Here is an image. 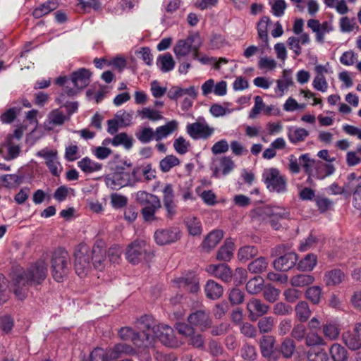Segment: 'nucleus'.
Here are the masks:
<instances>
[{
    "label": "nucleus",
    "instance_id": "44",
    "mask_svg": "<svg viewBox=\"0 0 361 361\" xmlns=\"http://www.w3.org/2000/svg\"><path fill=\"white\" fill-rule=\"evenodd\" d=\"M264 286V281L261 276H255L246 284L247 291L252 295L260 293Z\"/></svg>",
    "mask_w": 361,
    "mask_h": 361
},
{
    "label": "nucleus",
    "instance_id": "43",
    "mask_svg": "<svg viewBox=\"0 0 361 361\" xmlns=\"http://www.w3.org/2000/svg\"><path fill=\"white\" fill-rule=\"evenodd\" d=\"M56 8V3L54 1L49 0L35 8L32 12V15L35 18H39L55 10Z\"/></svg>",
    "mask_w": 361,
    "mask_h": 361
},
{
    "label": "nucleus",
    "instance_id": "46",
    "mask_svg": "<svg viewBox=\"0 0 361 361\" xmlns=\"http://www.w3.org/2000/svg\"><path fill=\"white\" fill-rule=\"evenodd\" d=\"M330 354L334 361H346L348 359L347 350L338 343H334L331 345Z\"/></svg>",
    "mask_w": 361,
    "mask_h": 361
},
{
    "label": "nucleus",
    "instance_id": "60",
    "mask_svg": "<svg viewBox=\"0 0 361 361\" xmlns=\"http://www.w3.org/2000/svg\"><path fill=\"white\" fill-rule=\"evenodd\" d=\"M21 110L20 107H12L7 109L0 116V121L2 123L8 124L12 123L16 118L17 114Z\"/></svg>",
    "mask_w": 361,
    "mask_h": 361
},
{
    "label": "nucleus",
    "instance_id": "22",
    "mask_svg": "<svg viewBox=\"0 0 361 361\" xmlns=\"http://www.w3.org/2000/svg\"><path fill=\"white\" fill-rule=\"evenodd\" d=\"M297 261V255L294 252H288L276 259L274 267L278 271H287L296 264Z\"/></svg>",
    "mask_w": 361,
    "mask_h": 361
},
{
    "label": "nucleus",
    "instance_id": "55",
    "mask_svg": "<svg viewBox=\"0 0 361 361\" xmlns=\"http://www.w3.org/2000/svg\"><path fill=\"white\" fill-rule=\"evenodd\" d=\"M305 344L308 347L318 348V346L325 345L326 342L317 333L310 332L305 337Z\"/></svg>",
    "mask_w": 361,
    "mask_h": 361
},
{
    "label": "nucleus",
    "instance_id": "62",
    "mask_svg": "<svg viewBox=\"0 0 361 361\" xmlns=\"http://www.w3.org/2000/svg\"><path fill=\"white\" fill-rule=\"evenodd\" d=\"M307 334L306 326L300 322L294 325L290 335L297 341H301L305 338Z\"/></svg>",
    "mask_w": 361,
    "mask_h": 361
},
{
    "label": "nucleus",
    "instance_id": "49",
    "mask_svg": "<svg viewBox=\"0 0 361 361\" xmlns=\"http://www.w3.org/2000/svg\"><path fill=\"white\" fill-rule=\"evenodd\" d=\"M339 28L342 32H350L355 30H358L359 27L355 18H350L348 16H343L339 20Z\"/></svg>",
    "mask_w": 361,
    "mask_h": 361
},
{
    "label": "nucleus",
    "instance_id": "59",
    "mask_svg": "<svg viewBox=\"0 0 361 361\" xmlns=\"http://www.w3.org/2000/svg\"><path fill=\"white\" fill-rule=\"evenodd\" d=\"M80 157L77 145L70 143L66 146L64 158L68 161H74Z\"/></svg>",
    "mask_w": 361,
    "mask_h": 361
},
{
    "label": "nucleus",
    "instance_id": "47",
    "mask_svg": "<svg viewBox=\"0 0 361 361\" xmlns=\"http://www.w3.org/2000/svg\"><path fill=\"white\" fill-rule=\"evenodd\" d=\"M258 253V249L253 245L242 247L238 252V257L241 262H247L255 257Z\"/></svg>",
    "mask_w": 361,
    "mask_h": 361
},
{
    "label": "nucleus",
    "instance_id": "40",
    "mask_svg": "<svg viewBox=\"0 0 361 361\" xmlns=\"http://www.w3.org/2000/svg\"><path fill=\"white\" fill-rule=\"evenodd\" d=\"M295 317L301 322H306L311 316L312 312L305 301H300L295 307Z\"/></svg>",
    "mask_w": 361,
    "mask_h": 361
},
{
    "label": "nucleus",
    "instance_id": "38",
    "mask_svg": "<svg viewBox=\"0 0 361 361\" xmlns=\"http://www.w3.org/2000/svg\"><path fill=\"white\" fill-rule=\"evenodd\" d=\"M234 243L231 239H226L224 244L219 248L216 259L220 261H229L233 257Z\"/></svg>",
    "mask_w": 361,
    "mask_h": 361
},
{
    "label": "nucleus",
    "instance_id": "23",
    "mask_svg": "<svg viewBox=\"0 0 361 361\" xmlns=\"http://www.w3.org/2000/svg\"><path fill=\"white\" fill-rule=\"evenodd\" d=\"M91 73L86 68H80L72 73L71 80L75 87L82 89L87 87L90 81Z\"/></svg>",
    "mask_w": 361,
    "mask_h": 361
},
{
    "label": "nucleus",
    "instance_id": "52",
    "mask_svg": "<svg viewBox=\"0 0 361 361\" xmlns=\"http://www.w3.org/2000/svg\"><path fill=\"white\" fill-rule=\"evenodd\" d=\"M268 266V262L264 257H260L250 262L248 270L253 274H260L264 271Z\"/></svg>",
    "mask_w": 361,
    "mask_h": 361
},
{
    "label": "nucleus",
    "instance_id": "27",
    "mask_svg": "<svg viewBox=\"0 0 361 361\" xmlns=\"http://www.w3.org/2000/svg\"><path fill=\"white\" fill-rule=\"evenodd\" d=\"M309 135L310 132L303 128L289 127L288 128L287 137L289 142L293 145H298L304 142Z\"/></svg>",
    "mask_w": 361,
    "mask_h": 361
},
{
    "label": "nucleus",
    "instance_id": "58",
    "mask_svg": "<svg viewBox=\"0 0 361 361\" xmlns=\"http://www.w3.org/2000/svg\"><path fill=\"white\" fill-rule=\"evenodd\" d=\"M322 290L318 286L309 287L305 291L306 298L313 304H319L321 300Z\"/></svg>",
    "mask_w": 361,
    "mask_h": 361
},
{
    "label": "nucleus",
    "instance_id": "19",
    "mask_svg": "<svg viewBox=\"0 0 361 361\" xmlns=\"http://www.w3.org/2000/svg\"><path fill=\"white\" fill-rule=\"evenodd\" d=\"M127 172L114 173L106 178V185L113 190H118L128 185H133L135 181L130 178Z\"/></svg>",
    "mask_w": 361,
    "mask_h": 361
},
{
    "label": "nucleus",
    "instance_id": "50",
    "mask_svg": "<svg viewBox=\"0 0 361 361\" xmlns=\"http://www.w3.org/2000/svg\"><path fill=\"white\" fill-rule=\"evenodd\" d=\"M179 164L180 160L178 157L174 155H167L159 161V168L162 172L166 173Z\"/></svg>",
    "mask_w": 361,
    "mask_h": 361
},
{
    "label": "nucleus",
    "instance_id": "1",
    "mask_svg": "<svg viewBox=\"0 0 361 361\" xmlns=\"http://www.w3.org/2000/svg\"><path fill=\"white\" fill-rule=\"evenodd\" d=\"M47 264L39 259L26 270L18 269L13 277V293L20 300L27 297L28 287L40 284L47 277Z\"/></svg>",
    "mask_w": 361,
    "mask_h": 361
},
{
    "label": "nucleus",
    "instance_id": "41",
    "mask_svg": "<svg viewBox=\"0 0 361 361\" xmlns=\"http://www.w3.org/2000/svg\"><path fill=\"white\" fill-rule=\"evenodd\" d=\"M113 146H123L126 149H130L133 145V139L126 133H120L116 134L113 137Z\"/></svg>",
    "mask_w": 361,
    "mask_h": 361
},
{
    "label": "nucleus",
    "instance_id": "51",
    "mask_svg": "<svg viewBox=\"0 0 361 361\" xmlns=\"http://www.w3.org/2000/svg\"><path fill=\"white\" fill-rule=\"evenodd\" d=\"M317 262V256L313 254H308L298 262V268L301 271H312L316 266Z\"/></svg>",
    "mask_w": 361,
    "mask_h": 361
},
{
    "label": "nucleus",
    "instance_id": "61",
    "mask_svg": "<svg viewBox=\"0 0 361 361\" xmlns=\"http://www.w3.org/2000/svg\"><path fill=\"white\" fill-rule=\"evenodd\" d=\"M115 118L118 121L121 127H127L132 124L133 123V113L128 112L126 111H118L115 114Z\"/></svg>",
    "mask_w": 361,
    "mask_h": 361
},
{
    "label": "nucleus",
    "instance_id": "2",
    "mask_svg": "<svg viewBox=\"0 0 361 361\" xmlns=\"http://www.w3.org/2000/svg\"><path fill=\"white\" fill-rule=\"evenodd\" d=\"M178 128V121L171 120L163 126L157 127L155 130L149 126L140 127L135 131V135L140 143L146 145L153 140L159 142L167 138L176 131Z\"/></svg>",
    "mask_w": 361,
    "mask_h": 361
},
{
    "label": "nucleus",
    "instance_id": "12",
    "mask_svg": "<svg viewBox=\"0 0 361 361\" xmlns=\"http://www.w3.org/2000/svg\"><path fill=\"white\" fill-rule=\"evenodd\" d=\"M36 156L44 159L45 164L54 176H59L63 167L59 161L58 152L56 149L44 147L36 152Z\"/></svg>",
    "mask_w": 361,
    "mask_h": 361
},
{
    "label": "nucleus",
    "instance_id": "57",
    "mask_svg": "<svg viewBox=\"0 0 361 361\" xmlns=\"http://www.w3.org/2000/svg\"><path fill=\"white\" fill-rule=\"evenodd\" d=\"M314 280V277L311 275L298 274L292 277L290 283L293 286L302 287L312 283Z\"/></svg>",
    "mask_w": 361,
    "mask_h": 361
},
{
    "label": "nucleus",
    "instance_id": "39",
    "mask_svg": "<svg viewBox=\"0 0 361 361\" xmlns=\"http://www.w3.org/2000/svg\"><path fill=\"white\" fill-rule=\"evenodd\" d=\"M342 339L345 345L350 350H355L361 348V340L355 330L353 332H344L342 335Z\"/></svg>",
    "mask_w": 361,
    "mask_h": 361
},
{
    "label": "nucleus",
    "instance_id": "34",
    "mask_svg": "<svg viewBox=\"0 0 361 361\" xmlns=\"http://www.w3.org/2000/svg\"><path fill=\"white\" fill-rule=\"evenodd\" d=\"M206 296L211 300H217L224 292L223 287L213 280H209L204 287Z\"/></svg>",
    "mask_w": 361,
    "mask_h": 361
},
{
    "label": "nucleus",
    "instance_id": "31",
    "mask_svg": "<svg viewBox=\"0 0 361 361\" xmlns=\"http://www.w3.org/2000/svg\"><path fill=\"white\" fill-rule=\"evenodd\" d=\"M133 343L137 348H147L153 342V335L150 332L139 331L132 338Z\"/></svg>",
    "mask_w": 361,
    "mask_h": 361
},
{
    "label": "nucleus",
    "instance_id": "25",
    "mask_svg": "<svg viewBox=\"0 0 361 361\" xmlns=\"http://www.w3.org/2000/svg\"><path fill=\"white\" fill-rule=\"evenodd\" d=\"M235 168V164L232 158L228 156L219 159V166L212 167L213 176L219 178L221 174L224 176L230 173Z\"/></svg>",
    "mask_w": 361,
    "mask_h": 361
},
{
    "label": "nucleus",
    "instance_id": "14",
    "mask_svg": "<svg viewBox=\"0 0 361 361\" xmlns=\"http://www.w3.org/2000/svg\"><path fill=\"white\" fill-rule=\"evenodd\" d=\"M173 283L179 288L184 289L191 293H197L200 290V279L193 271L188 272L183 276L174 279Z\"/></svg>",
    "mask_w": 361,
    "mask_h": 361
},
{
    "label": "nucleus",
    "instance_id": "8",
    "mask_svg": "<svg viewBox=\"0 0 361 361\" xmlns=\"http://www.w3.org/2000/svg\"><path fill=\"white\" fill-rule=\"evenodd\" d=\"M262 178L270 192L283 193L287 190V180L278 169L269 168L263 171Z\"/></svg>",
    "mask_w": 361,
    "mask_h": 361
},
{
    "label": "nucleus",
    "instance_id": "21",
    "mask_svg": "<svg viewBox=\"0 0 361 361\" xmlns=\"http://www.w3.org/2000/svg\"><path fill=\"white\" fill-rule=\"evenodd\" d=\"M206 271L225 282L230 281L232 278V271L226 264H209L206 267Z\"/></svg>",
    "mask_w": 361,
    "mask_h": 361
},
{
    "label": "nucleus",
    "instance_id": "16",
    "mask_svg": "<svg viewBox=\"0 0 361 361\" xmlns=\"http://www.w3.org/2000/svg\"><path fill=\"white\" fill-rule=\"evenodd\" d=\"M154 240L158 245H164L175 243L180 238L179 228L171 227L155 231Z\"/></svg>",
    "mask_w": 361,
    "mask_h": 361
},
{
    "label": "nucleus",
    "instance_id": "42",
    "mask_svg": "<svg viewBox=\"0 0 361 361\" xmlns=\"http://www.w3.org/2000/svg\"><path fill=\"white\" fill-rule=\"evenodd\" d=\"M2 147L7 148V155L5 159L7 161L13 160L17 158L20 152V147L19 145H15L11 142V137H6Z\"/></svg>",
    "mask_w": 361,
    "mask_h": 361
},
{
    "label": "nucleus",
    "instance_id": "54",
    "mask_svg": "<svg viewBox=\"0 0 361 361\" xmlns=\"http://www.w3.org/2000/svg\"><path fill=\"white\" fill-rule=\"evenodd\" d=\"M137 114L142 119L147 118L152 121L161 120L164 118L160 112L149 107H145L138 111Z\"/></svg>",
    "mask_w": 361,
    "mask_h": 361
},
{
    "label": "nucleus",
    "instance_id": "18",
    "mask_svg": "<svg viewBox=\"0 0 361 361\" xmlns=\"http://www.w3.org/2000/svg\"><path fill=\"white\" fill-rule=\"evenodd\" d=\"M188 321L190 325L199 328L201 331L209 328L212 325L209 314L204 310H197L191 313L188 317Z\"/></svg>",
    "mask_w": 361,
    "mask_h": 361
},
{
    "label": "nucleus",
    "instance_id": "24",
    "mask_svg": "<svg viewBox=\"0 0 361 361\" xmlns=\"http://www.w3.org/2000/svg\"><path fill=\"white\" fill-rule=\"evenodd\" d=\"M68 120V116H66L60 109H56L49 112L44 125L48 130H52L56 126L63 125Z\"/></svg>",
    "mask_w": 361,
    "mask_h": 361
},
{
    "label": "nucleus",
    "instance_id": "13",
    "mask_svg": "<svg viewBox=\"0 0 361 361\" xmlns=\"http://www.w3.org/2000/svg\"><path fill=\"white\" fill-rule=\"evenodd\" d=\"M307 25L315 34V41L319 44H324L325 35L334 30L331 20H325L320 23L317 19L311 18L307 20Z\"/></svg>",
    "mask_w": 361,
    "mask_h": 361
},
{
    "label": "nucleus",
    "instance_id": "7",
    "mask_svg": "<svg viewBox=\"0 0 361 361\" xmlns=\"http://www.w3.org/2000/svg\"><path fill=\"white\" fill-rule=\"evenodd\" d=\"M90 249L84 243L79 244L74 252L75 273L80 277L86 276L92 269Z\"/></svg>",
    "mask_w": 361,
    "mask_h": 361
},
{
    "label": "nucleus",
    "instance_id": "48",
    "mask_svg": "<svg viewBox=\"0 0 361 361\" xmlns=\"http://www.w3.org/2000/svg\"><path fill=\"white\" fill-rule=\"evenodd\" d=\"M295 351V343L292 338H286L281 344L280 352L285 358H290Z\"/></svg>",
    "mask_w": 361,
    "mask_h": 361
},
{
    "label": "nucleus",
    "instance_id": "15",
    "mask_svg": "<svg viewBox=\"0 0 361 361\" xmlns=\"http://www.w3.org/2000/svg\"><path fill=\"white\" fill-rule=\"evenodd\" d=\"M157 338L164 345L174 348L177 347V342L174 339L173 330L167 324H157L154 331L153 339Z\"/></svg>",
    "mask_w": 361,
    "mask_h": 361
},
{
    "label": "nucleus",
    "instance_id": "9",
    "mask_svg": "<svg viewBox=\"0 0 361 361\" xmlns=\"http://www.w3.org/2000/svg\"><path fill=\"white\" fill-rule=\"evenodd\" d=\"M126 257L130 264H137L143 260L148 262L152 253L147 250L145 240L137 239L127 247Z\"/></svg>",
    "mask_w": 361,
    "mask_h": 361
},
{
    "label": "nucleus",
    "instance_id": "11",
    "mask_svg": "<svg viewBox=\"0 0 361 361\" xmlns=\"http://www.w3.org/2000/svg\"><path fill=\"white\" fill-rule=\"evenodd\" d=\"M186 132L193 140H207L214 133L204 117H199L196 122L186 126Z\"/></svg>",
    "mask_w": 361,
    "mask_h": 361
},
{
    "label": "nucleus",
    "instance_id": "56",
    "mask_svg": "<svg viewBox=\"0 0 361 361\" xmlns=\"http://www.w3.org/2000/svg\"><path fill=\"white\" fill-rule=\"evenodd\" d=\"M322 330L324 336L331 341L337 339L340 334L338 326L331 322L324 324Z\"/></svg>",
    "mask_w": 361,
    "mask_h": 361
},
{
    "label": "nucleus",
    "instance_id": "17",
    "mask_svg": "<svg viewBox=\"0 0 361 361\" xmlns=\"http://www.w3.org/2000/svg\"><path fill=\"white\" fill-rule=\"evenodd\" d=\"M90 252L92 267L98 271L104 270L106 264V248L102 244L97 243L90 250Z\"/></svg>",
    "mask_w": 361,
    "mask_h": 361
},
{
    "label": "nucleus",
    "instance_id": "36",
    "mask_svg": "<svg viewBox=\"0 0 361 361\" xmlns=\"http://www.w3.org/2000/svg\"><path fill=\"white\" fill-rule=\"evenodd\" d=\"M157 66L162 73H168L174 68L175 61L171 54L165 53L158 56Z\"/></svg>",
    "mask_w": 361,
    "mask_h": 361
},
{
    "label": "nucleus",
    "instance_id": "35",
    "mask_svg": "<svg viewBox=\"0 0 361 361\" xmlns=\"http://www.w3.org/2000/svg\"><path fill=\"white\" fill-rule=\"evenodd\" d=\"M224 237L222 231L216 230L210 232L202 243V247L207 251L213 249Z\"/></svg>",
    "mask_w": 361,
    "mask_h": 361
},
{
    "label": "nucleus",
    "instance_id": "4",
    "mask_svg": "<svg viewBox=\"0 0 361 361\" xmlns=\"http://www.w3.org/2000/svg\"><path fill=\"white\" fill-rule=\"evenodd\" d=\"M137 202L143 206L141 214L145 221H152L156 219L155 213L161 207L160 200L157 195L140 190L136 193Z\"/></svg>",
    "mask_w": 361,
    "mask_h": 361
},
{
    "label": "nucleus",
    "instance_id": "33",
    "mask_svg": "<svg viewBox=\"0 0 361 361\" xmlns=\"http://www.w3.org/2000/svg\"><path fill=\"white\" fill-rule=\"evenodd\" d=\"M271 20L268 16H263L257 25V35L259 39H261L262 46H269V38L267 33V28Z\"/></svg>",
    "mask_w": 361,
    "mask_h": 361
},
{
    "label": "nucleus",
    "instance_id": "64",
    "mask_svg": "<svg viewBox=\"0 0 361 361\" xmlns=\"http://www.w3.org/2000/svg\"><path fill=\"white\" fill-rule=\"evenodd\" d=\"M264 298L269 302H274L279 295V291L270 284L264 286Z\"/></svg>",
    "mask_w": 361,
    "mask_h": 361
},
{
    "label": "nucleus",
    "instance_id": "32",
    "mask_svg": "<svg viewBox=\"0 0 361 361\" xmlns=\"http://www.w3.org/2000/svg\"><path fill=\"white\" fill-rule=\"evenodd\" d=\"M184 223L190 235L195 236L202 234V226L201 221L197 217L189 215L185 218Z\"/></svg>",
    "mask_w": 361,
    "mask_h": 361
},
{
    "label": "nucleus",
    "instance_id": "6",
    "mask_svg": "<svg viewBox=\"0 0 361 361\" xmlns=\"http://www.w3.org/2000/svg\"><path fill=\"white\" fill-rule=\"evenodd\" d=\"M131 351V346L125 343H118L113 348L106 350L96 348L90 353V361H110L118 358L122 354H128Z\"/></svg>",
    "mask_w": 361,
    "mask_h": 361
},
{
    "label": "nucleus",
    "instance_id": "20",
    "mask_svg": "<svg viewBox=\"0 0 361 361\" xmlns=\"http://www.w3.org/2000/svg\"><path fill=\"white\" fill-rule=\"evenodd\" d=\"M247 310L250 319L256 321L259 317L268 312L269 306L263 303L259 299L252 298L247 304Z\"/></svg>",
    "mask_w": 361,
    "mask_h": 361
},
{
    "label": "nucleus",
    "instance_id": "37",
    "mask_svg": "<svg viewBox=\"0 0 361 361\" xmlns=\"http://www.w3.org/2000/svg\"><path fill=\"white\" fill-rule=\"evenodd\" d=\"M78 166L85 173H92L100 171L102 164L85 157L78 162Z\"/></svg>",
    "mask_w": 361,
    "mask_h": 361
},
{
    "label": "nucleus",
    "instance_id": "53",
    "mask_svg": "<svg viewBox=\"0 0 361 361\" xmlns=\"http://www.w3.org/2000/svg\"><path fill=\"white\" fill-rule=\"evenodd\" d=\"M308 361H328L329 357L326 352L320 348H312L307 352Z\"/></svg>",
    "mask_w": 361,
    "mask_h": 361
},
{
    "label": "nucleus",
    "instance_id": "3",
    "mask_svg": "<svg viewBox=\"0 0 361 361\" xmlns=\"http://www.w3.org/2000/svg\"><path fill=\"white\" fill-rule=\"evenodd\" d=\"M71 268V257L63 248L55 250L51 259V271L54 279L61 282L67 276Z\"/></svg>",
    "mask_w": 361,
    "mask_h": 361
},
{
    "label": "nucleus",
    "instance_id": "63",
    "mask_svg": "<svg viewBox=\"0 0 361 361\" xmlns=\"http://www.w3.org/2000/svg\"><path fill=\"white\" fill-rule=\"evenodd\" d=\"M175 151L180 154H185L188 152L190 147V142L183 137L180 136L173 142Z\"/></svg>",
    "mask_w": 361,
    "mask_h": 361
},
{
    "label": "nucleus",
    "instance_id": "29",
    "mask_svg": "<svg viewBox=\"0 0 361 361\" xmlns=\"http://www.w3.org/2000/svg\"><path fill=\"white\" fill-rule=\"evenodd\" d=\"M135 325L138 331L150 332L153 335L157 324L152 316L145 314L137 319Z\"/></svg>",
    "mask_w": 361,
    "mask_h": 361
},
{
    "label": "nucleus",
    "instance_id": "45",
    "mask_svg": "<svg viewBox=\"0 0 361 361\" xmlns=\"http://www.w3.org/2000/svg\"><path fill=\"white\" fill-rule=\"evenodd\" d=\"M275 339L271 336H264L259 342L262 355L264 357H269L274 347Z\"/></svg>",
    "mask_w": 361,
    "mask_h": 361
},
{
    "label": "nucleus",
    "instance_id": "10",
    "mask_svg": "<svg viewBox=\"0 0 361 361\" xmlns=\"http://www.w3.org/2000/svg\"><path fill=\"white\" fill-rule=\"evenodd\" d=\"M262 214L269 218V221L271 227L275 230H279L282 225L281 221L290 218V211L278 205H267L262 208Z\"/></svg>",
    "mask_w": 361,
    "mask_h": 361
},
{
    "label": "nucleus",
    "instance_id": "5",
    "mask_svg": "<svg viewBox=\"0 0 361 361\" xmlns=\"http://www.w3.org/2000/svg\"><path fill=\"white\" fill-rule=\"evenodd\" d=\"M202 46V41L198 33L189 35L185 39H178L175 44L173 51L176 59L180 62L183 59L198 51Z\"/></svg>",
    "mask_w": 361,
    "mask_h": 361
},
{
    "label": "nucleus",
    "instance_id": "28",
    "mask_svg": "<svg viewBox=\"0 0 361 361\" xmlns=\"http://www.w3.org/2000/svg\"><path fill=\"white\" fill-rule=\"evenodd\" d=\"M345 279V274L339 269H334L325 272L324 281L327 286H334L341 283Z\"/></svg>",
    "mask_w": 361,
    "mask_h": 361
},
{
    "label": "nucleus",
    "instance_id": "26",
    "mask_svg": "<svg viewBox=\"0 0 361 361\" xmlns=\"http://www.w3.org/2000/svg\"><path fill=\"white\" fill-rule=\"evenodd\" d=\"M156 169L152 168L151 164L135 168L131 173L135 182L140 180V176L142 174L147 181H150L156 178Z\"/></svg>",
    "mask_w": 361,
    "mask_h": 361
},
{
    "label": "nucleus",
    "instance_id": "30",
    "mask_svg": "<svg viewBox=\"0 0 361 361\" xmlns=\"http://www.w3.org/2000/svg\"><path fill=\"white\" fill-rule=\"evenodd\" d=\"M299 161L306 174L314 176V167H318L319 160L312 159L309 153H305L299 157Z\"/></svg>",
    "mask_w": 361,
    "mask_h": 361
}]
</instances>
